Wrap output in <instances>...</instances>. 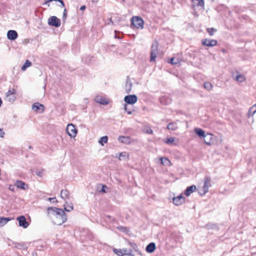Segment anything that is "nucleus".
<instances>
[{
    "label": "nucleus",
    "instance_id": "f257e3e1",
    "mask_svg": "<svg viewBox=\"0 0 256 256\" xmlns=\"http://www.w3.org/2000/svg\"><path fill=\"white\" fill-rule=\"evenodd\" d=\"M47 213L48 216L51 219L54 224L60 226L67 220V216L62 208L52 206L48 207Z\"/></svg>",
    "mask_w": 256,
    "mask_h": 256
},
{
    "label": "nucleus",
    "instance_id": "f03ea898",
    "mask_svg": "<svg viewBox=\"0 0 256 256\" xmlns=\"http://www.w3.org/2000/svg\"><path fill=\"white\" fill-rule=\"evenodd\" d=\"M194 132L200 138H208L209 141H207L206 140H204V143L208 145L210 144V141L212 139V134H205V132L200 128H196L194 129Z\"/></svg>",
    "mask_w": 256,
    "mask_h": 256
},
{
    "label": "nucleus",
    "instance_id": "7ed1b4c3",
    "mask_svg": "<svg viewBox=\"0 0 256 256\" xmlns=\"http://www.w3.org/2000/svg\"><path fill=\"white\" fill-rule=\"evenodd\" d=\"M132 24L137 28L142 29L144 26V21L142 18L138 16H132L131 18Z\"/></svg>",
    "mask_w": 256,
    "mask_h": 256
},
{
    "label": "nucleus",
    "instance_id": "20e7f679",
    "mask_svg": "<svg viewBox=\"0 0 256 256\" xmlns=\"http://www.w3.org/2000/svg\"><path fill=\"white\" fill-rule=\"evenodd\" d=\"M158 44L157 42H154L151 46L150 62L156 60L158 53Z\"/></svg>",
    "mask_w": 256,
    "mask_h": 256
},
{
    "label": "nucleus",
    "instance_id": "39448f33",
    "mask_svg": "<svg viewBox=\"0 0 256 256\" xmlns=\"http://www.w3.org/2000/svg\"><path fill=\"white\" fill-rule=\"evenodd\" d=\"M210 182V177L206 176L204 178V184L202 187V192H200V195H204L208 191V188L211 186Z\"/></svg>",
    "mask_w": 256,
    "mask_h": 256
},
{
    "label": "nucleus",
    "instance_id": "423d86ee",
    "mask_svg": "<svg viewBox=\"0 0 256 256\" xmlns=\"http://www.w3.org/2000/svg\"><path fill=\"white\" fill-rule=\"evenodd\" d=\"M66 132L71 138H75L77 134V130L74 124H68L66 129Z\"/></svg>",
    "mask_w": 256,
    "mask_h": 256
},
{
    "label": "nucleus",
    "instance_id": "0eeeda50",
    "mask_svg": "<svg viewBox=\"0 0 256 256\" xmlns=\"http://www.w3.org/2000/svg\"><path fill=\"white\" fill-rule=\"evenodd\" d=\"M48 24L50 26L58 28L60 26L61 22L60 20L56 16H52L48 18Z\"/></svg>",
    "mask_w": 256,
    "mask_h": 256
},
{
    "label": "nucleus",
    "instance_id": "6e6552de",
    "mask_svg": "<svg viewBox=\"0 0 256 256\" xmlns=\"http://www.w3.org/2000/svg\"><path fill=\"white\" fill-rule=\"evenodd\" d=\"M138 100V97L135 94L127 95L124 98V101L128 104H134Z\"/></svg>",
    "mask_w": 256,
    "mask_h": 256
},
{
    "label": "nucleus",
    "instance_id": "1a4fd4ad",
    "mask_svg": "<svg viewBox=\"0 0 256 256\" xmlns=\"http://www.w3.org/2000/svg\"><path fill=\"white\" fill-rule=\"evenodd\" d=\"M8 246H14V248L18 249H24L26 250L28 246L24 242H16L14 241H11L10 243L8 244Z\"/></svg>",
    "mask_w": 256,
    "mask_h": 256
},
{
    "label": "nucleus",
    "instance_id": "9d476101",
    "mask_svg": "<svg viewBox=\"0 0 256 256\" xmlns=\"http://www.w3.org/2000/svg\"><path fill=\"white\" fill-rule=\"evenodd\" d=\"M16 220L18 222V226H20L24 228H26L28 226L29 224L26 221V220L24 216H18Z\"/></svg>",
    "mask_w": 256,
    "mask_h": 256
},
{
    "label": "nucleus",
    "instance_id": "9b49d317",
    "mask_svg": "<svg viewBox=\"0 0 256 256\" xmlns=\"http://www.w3.org/2000/svg\"><path fill=\"white\" fill-rule=\"evenodd\" d=\"M202 43L204 46L212 47L215 46L217 44V41L215 40H210V39H202Z\"/></svg>",
    "mask_w": 256,
    "mask_h": 256
},
{
    "label": "nucleus",
    "instance_id": "f8f14e48",
    "mask_svg": "<svg viewBox=\"0 0 256 256\" xmlns=\"http://www.w3.org/2000/svg\"><path fill=\"white\" fill-rule=\"evenodd\" d=\"M185 198L182 194L173 198V203L176 206H180L184 203Z\"/></svg>",
    "mask_w": 256,
    "mask_h": 256
},
{
    "label": "nucleus",
    "instance_id": "ddd939ff",
    "mask_svg": "<svg viewBox=\"0 0 256 256\" xmlns=\"http://www.w3.org/2000/svg\"><path fill=\"white\" fill-rule=\"evenodd\" d=\"M18 34L14 30H9L7 32V38L9 40H14L17 38Z\"/></svg>",
    "mask_w": 256,
    "mask_h": 256
},
{
    "label": "nucleus",
    "instance_id": "4468645a",
    "mask_svg": "<svg viewBox=\"0 0 256 256\" xmlns=\"http://www.w3.org/2000/svg\"><path fill=\"white\" fill-rule=\"evenodd\" d=\"M95 101L96 102L103 105L107 104L108 103V100L104 99L102 96H97L95 98Z\"/></svg>",
    "mask_w": 256,
    "mask_h": 256
},
{
    "label": "nucleus",
    "instance_id": "2eb2a0df",
    "mask_svg": "<svg viewBox=\"0 0 256 256\" xmlns=\"http://www.w3.org/2000/svg\"><path fill=\"white\" fill-rule=\"evenodd\" d=\"M16 186L18 188L24 190L28 188V186L22 180H17L16 182Z\"/></svg>",
    "mask_w": 256,
    "mask_h": 256
},
{
    "label": "nucleus",
    "instance_id": "dca6fc26",
    "mask_svg": "<svg viewBox=\"0 0 256 256\" xmlns=\"http://www.w3.org/2000/svg\"><path fill=\"white\" fill-rule=\"evenodd\" d=\"M196 186L195 185H192L186 188L185 190L184 194L187 196L190 195L192 193L194 192L196 190Z\"/></svg>",
    "mask_w": 256,
    "mask_h": 256
},
{
    "label": "nucleus",
    "instance_id": "f3484780",
    "mask_svg": "<svg viewBox=\"0 0 256 256\" xmlns=\"http://www.w3.org/2000/svg\"><path fill=\"white\" fill-rule=\"evenodd\" d=\"M156 248V246L155 243L152 242L146 246V250L148 253H152L155 250Z\"/></svg>",
    "mask_w": 256,
    "mask_h": 256
},
{
    "label": "nucleus",
    "instance_id": "a211bd4d",
    "mask_svg": "<svg viewBox=\"0 0 256 256\" xmlns=\"http://www.w3.org/2000/svg\"><path fill=\"white\" fill-rule=\"evenodd\" d=\"M60 196L62 198L66 200L70 198V192L67 190H61Z\"/></svg>",
    "mask_w": 256,
    "mask_h": 256
},
{
    "label": "nucleus",
    "instance_id": "6ab92c4d",
    "mask_svg": "<svg viewBox=\"0 0 256 256\" xmlns=\"http://www.w3.org/2000/svg\"><path fill=\"white\" fill-rule=\"evenodd\" d=\"M10 218L0 217V228L4 226L10 220Z\"/></svg>",
    "mask_w": 256,
    "mask_h": 256
},
{
    "label": "nucleus",
    "instance_id": "aec40b11",
    "mask_svg": "<svg viewBox=\"0 0 256 256\" xmlns=\"http://www.w3.org/2000/svg\"><path fill=\"white\" fill-rule=\"evenodd\" d=\"M64 209L66 212H70L74 209L73 204L72 202H66L64 205Z\"/></svg>",
    "mask_w": 256,
    "mask_h": 256
},
{
    "label": "nucleus",
    "instance_id": "412c9836",
    "mask_svg": "<svg viewBox=\"0 0 256 256\" xmlns=\"http://www.w3.org/2000/svg\"><path fill=\"white\" fill-rule=\"evenodd\" d=\"M167 128L169 130H175L178 128L177 124L174 122L168 124Z\"/></svg>",
    "mask_w": 256,
    "mask_h": 256
},
{
    "label": "nucleus",
    "instance_id": "4be33fe9",
    "mask_svg": "<svg viewBox=\"0 0 256 256\" xmlns=\"http://www.w3.org/2000/svg\"><path fill=\"white\" fill-rule=\"evenodd\" d=\"M255 113H256V108H255L254 105H253L249 108L248 116L250 118Z\"/></svg>",
    "mask_w": 256,
    "mask_h": 256
},
{
    "label": "nucleus",
    "instance_id": "5701e85b",
    "mask_svg": "<svg viewBox=\"0 0 256 256\" xmlns=\"http://www.w3.org/2000/svg\"><path fill=\"white\" fill-rule=\"evenodd\" d=\"M108 141V136H103L100 138L98 140V143L104 146V144H106Z\"/></svg>",
    "mask_w": 256,
    "mask_h": 256
},
{
    "label": "nucleus",
    "instance_id": "b1692460",
    "mask_svg": "<svg viewBox=\"0 0 256 256\" xmlns=\"http://www.w3.org/2000/svg\"><path fill=\"white\" fill-rule=\"evenodd\" d=\"M41 107L44 108V105L41 104L38 102H36L32 104V109L34 111H38V110H40Z\"/></svg>",
    "mask_w": 256,
    "mask_h": 256
},
{
    "label": "nucleus",
    "instance_id": "393cba45",
    "mask_svg": "<svg viewBox=\"0 0 256 256\" xmlns=\"http://www.w3.org/2000/svg\"><path fill=\"white\" fill-rule=\"evenodd\" d=\"M132 86V83L130 82H128V80H127L126 83V92L127 94H128L130 92Z\"/></svg>",
    "mask_w": 256,
    "mask_h": 256
},
{
    "label": "nucleus",
    "instance_id": "a878e982",
    "mask_svg": "<svg viewBox=\"0 0 256 256\" xmlns=\"http://www.w3.org/2000/svg\"><path fill=\"white\" fill-rule=\"evenodd\" d=\"M204 0H198V1H197V3L194 4H192V6L193 8L195 7V6H200V7H202V8H204Z\"/></svg>",
    "mask_w": 256,
    "mask_h": 256
},
{
    "label": "nucleus",
    "instance_id": "bb28decb",
    "mask_svg": "<svg viewBox=\"0 0 256 256\" xmlns=\"http://www.w3.org/2000/svg\"><path fill=\"white\" fill-rule=\"evenodd\" d=\"M235 80L239 82H243L246 80V78L242 74H238L236 76Z\"/></svg>",
    "mask_w": 256,
    "mask_h": 256
},
{
    "label": "nucleus",
    "instance_id": "cd10ccee",
    "mask_svg": "<svg viewBox=\"0 0 256 256\" xmlns=\"http://www.w3.org/2000/svg\"><path fill=\"white\" fill-rule=\"evenodd\" d=\"M32 64L31 62L29 60H26L22 67V70H25L28 67Z\"/></svg>",
    "mask_w": 256,
    "mask_h": 256
},
{
    "label": "nucleus",
    "instance_id": "c85d7f7f",
    "mask_svg": "<svg viewBox=\"0 0 256 256\" xmlns=\"http://www.w3.org/2000/svg\"><path fill=\"white\" fill-rule=\"evenodd\" d=\"M128 244L131 246L132 250L133 248L135 251L138 252L140 254V252L138 251V246L135 242H129Z\"/></svg>",
    "mask_w": 256,
    "mask_h": 256
},
{
    "label": "nucleus",
    "instance_id": "c756f323",
    "mask_svg": "<svg viewBox=\"0 0 256 256\" xmlns=\"http://www.w3.org/2000/svg\"><path fill=\"white\" fill-rule=\"evenodd\" d=\"M204 88L208 91L210 90L213 87L212 84L210 82H205L204 84Z\"/></svg>",
    "mask_w": 256,
    "mask_h": 256
},
{
    "label": "nucleus",
    "instance_id": "7c9ffc66",
    "mask_svg": "<svg viewBox=\"0 0 256 256\" xmlns=\"http://www.w3.org/2000/svg\"><path fill=\"white\" fill-rule=\"evenodd\" d=\"M16 97L14 95L6 96V100L9 102H12L16 100Z\"/></svg>",
    "mask_w": 256,
    "mask_h": 256
},
{
    "label": "nucleus",
    "instance_id": "2f4dec72",
    "mask_svg": "<svg viewBox=\"0 0 256 256\" xmlns=\"http://www.w3.org/2000/svg\"><path fill=\"white\" fill-rule=\"evenodd\" d=\"M160 102L162 104L167 105L171 102V100L168 98L165 102V97L164 96L160 98Z\"/></svg>",
    "mask_w": 256,
    "mask_h": 256
},
{
    "label": "nucleus",
    "instance_id": "473e14b6",
    "mask_svg": "<svg viewBox=\"0 0 256 256\" xmlns=\"http://www.w3.org/2000/svg\"><path fill=\"white\" fill-rule=\"evenodd\" d=\"M206 228L208 229H216L217 228V226L214 224H208L206 225Z\"/></svg>",
    "mask_w": 256,
    "mask_h": 256
},
{
    "label": "nucleus",
    "instance_id": "72a5a7b5",
    "mask_svg": "<svg viewBox=\"0 0 256 256\" xmlns=\"http://www.w3.org/2000/svg\"><path fill=\"white\" fill-rule=\"evenodd\" d=\"M207 32L208 33L209 35L212 36L214 35V32L216 31V30L212 28H208L206 29Z\"/></svg>",
    "mask_w": 256,
    "mask_h": 256
},
{
    "label": "nucleus",
    "instance_id": "f704fd0d",
    "mask_svg": "<svg viewBox=\"0 0 256 256\" xmlns=\"http://www.w3.org/2000/svg\"><path fill=\"white\" fill-rule=\"evenodd\" d=\"M16 90L14 88H10L8 92L6 93V96L14 95L16 94Z\"/></svg>",
    "mask_w": 256,
    "mask_h": 256
},
{
    "label": "nucleus",
    "instance_id": "c9c22d12",
    "mask_svg": "<svg viewBox=\"0 0 256 256\" xmlns=\"http://www.w3.org/2000/svg\"><path fill=\"white\" fill-rule=\"evenodd\" d=\"M128 154H127V153L126 152H121L120 154V156H119V160H125L126 158L128 157Z\"/></svg>",
    "mask_w": 256,
    "mask_h": 256
},
{
    "label": "nucleus",
    "instance_id": "e433bc0d",
    "mask_svg": "<svg viewBox=\"0 0 256 256\" xmlns=\"http://www.w3.org/2000/svg\"><path fill=\"white\" fill-rule=\"evenodd\" d=\"M114 252L118 256H122V250L121 249L114 248Z\"/></svg>",
    "mask_w": 256,
    "mask_h": 256
},
{
    "label": "nucleus",
    "instance_id": "4c0bfd02",
    "mask_svg": "<svg viewBox=\"0 0 256 256\" xmlns=\"http://www.w3.org/2000/svg\"><path fill=\"white\" fill-rule=\"evenodd\" d=\"M175 138L173 137H170L168 138L166 140H164V142L167 144H170L174 142Z\"/></svg>",
    "mask_w": 256,
    "mask_h": 256
},
{
    "label": "nucleus",
    "instance_id": "58836bf2",
    "mask_svg": "<svg viewBox=\"0 0 256 256\" xmlns=\"http://www.w3.org/2000/svg\"><path fill=\"white\" fill-rule=\"evenodd\" d=\"M122 256H124V255L126 254L132 253V248H130V249L124 248V249H122Z\"/></svg>",
    "mask_w": 256,
    "mask_h": 256
},
{
    "label": "nucleus",
    "instance_id": "ea45409f",
    "mask_svg": "<svg viewBox=\"0 0 256 256\" xmlns=\"http://www.w3.org/2000/svg\"><path fill=\"white\" fill-rule=\"evenodd\" d=\"M128 138V137H126L124 136H120L118 138V140L122 142H126V140Z\"/></svg>",
    "mask_w": 256,
    "mask_h": 256
},
{
    "label": "nucleus",
    "instance_id": "a19ab883",
    "mask_svg": "<svg viewBox=\"0 0 256 256\" xmlns=\"http://www.w3.org/2000/svg\"><path fill=\"white\" fill-rule=\"evenodd\" d=\"M168 62L172 64H176L178 63V60L176 61L175 58H170Z\"/></svg>",
    "mask_w": 256,
    "mask_h": 256
},
{
    "label": "nucleus",
    "instance_id": "79ce46f5",
    "mask_svg": "<svg viewBox=\"0 0 256 256\" xmlns=\"http://www.w3.org/2000/svg\"><path fill=\"white\" fill-rule=\"evenodd\" d=\"M43 172H44V170H37L36 172V174L38 176L42 177L43 176Z\"/></svg>",
    "mask_w": 256,
    "mask_h": 256
},
{
    "label": "nucleus",
    "instance_id": "37998d69",
    "mask_svg": "<svg viewBox=\"0 0 256 256\" xmlns=\"http://www.w3.org/2000/svg\"><path fill=\"white\" fill-rule=\"evenodd\" d=\"M67 16L66 10V8L64 10L62 20L64 22Z\"/></svg>",
    "mask_w": 256,
    "mask_h": 256
},
{
    "label": "nucleus",
    "instance_id": "c03bdc74",
    "mask_svg": "<svg viewBox=\"0 0 256 256\" xmlns=\"http://www.w3.org/2000/svg\"><path fill=\"white\" fill-rule=\"evenodd\" d=\"M160 160H161V163L162 164H164L165 162H170V160H168V159L166 158H160Z\"/></svg>",
    "mask_w": 256,
    "mask_h": 256
},
{
    "label": "nucleus",
    "instance_id": "a18cd8bd",
    "mask_svg": "<svg viewBox=\"0 0 256 256\" xmlns=\"http://www.w3.org/2000/svg\"><path fill=\"white\" fill-rule=\"evenodd\" d=\"M124 109H125V110L127 112V113L128 114H132V110H130L128 109L126 104L124 105Z\"/></svg>",
    "mask_w": 256,
    "mask_h": 256
},
{
    "label": "nucleus",
    "instance_id": "49530a36",
    "mask_svg": "<svg viewBox=\"0 0 256 256\" xmlns=\"http://www.w3.org/2000/svg\"><path fill=\"white\" fill-rule=\"evenodd\" d=\"M5 133L2 128H0V137L4 138Z\"/></svg>",
    "mask_w": 256,
    "mask_h": 256
},
{
    "label": "nucleus",
    "instance_id": "de8ad7c7",
    "mask_svg": "<svg viewBox=\"0 0 256 256\" xmlns=\"http://www.w3.org/2000/svg\"><path fill=\"white\" fill-rule=\"evenodd\" d=\"M107 186H102V188L101 189V190H100V192H106V189L107 188Z\"/></svg>",
    "mask_w": 256,
    "mask_h": 256
},
{
    "label": "nucleus",
    "instance_id": "09e8293b",
    "mask_svg": "<svg viewBox=\"0 0 256 256\" xmlns=\"http://www.w3.org/2000/svg\"><path fill=\"white\" fill-rule=\"evenodd\" d=\"M48 200L52 202H57V200H56V198H48Z\"/></svg>",
    "mask_w": 256,
    "mask_h": 256
},
{
    "label": "nucleus",
    "instance_id": "8fccbe9b",
    "mask_svg": "<svg viewBox=\"0 0 256 256\" xmlns=\"http://www.w3.org/2000/svg\"><path fill=\"white\" fill-rule=\"evenodd\" d=\"M118 228L122 232H124L126 230V228L125 226H121L120 228Z\"/></svg>",
    "mask_w": 256,
    "mask_h": 256
},
{
    "label": "nucleus",
    "instance_id": "3c124183",
    "mask_svg": "<svg viewBox=\"0 0 256 256\" xmlns=\"http://www.w3.org/2000/svg\"><path fill=\"white\" fill-rule=\"evenodd\" d=\"M58 2L61 4V7L64 8L65 6L64 1L62 0H58Z\"/></svg>",
    "mask_w": 256,
    "mask_h": 256
},
{
    "label": "nucleus",
    "instance_id": "603ef678",
    "mask_svg": "<svg viewBox=\"0 0 256 256\" xmlns=\"http://www.w3.org/2000/svg\"><path fill=\"white\" fill-rule=\"evenodd\" d=\"M53 1H56V2H58V0H48L47 1H46L45 2V4H48V6H49V2H53Z\"/></svg>",
    "mask_w": 256,
    "mask_h": 256
},
{
    "label": "nucleus",
    "instance_id": "864d4df0",
    "mask_svg": "<svg viewBox=\"0 0 256 256\" xmlns=\"http://www.w3.org/2000/svg\"><path fill=\"white\" fill-rule=\"evenodd\" d=\"M146 133L148 134H152L153 133V131L152 129L149 128L148 130H147Z\"/></svg>",
    "mask_w": 256,
    "mask_h": 256
},
{
    "label": "nucleus",
    "instance_id": "5fc2aeb1",
    "mask_svg": "<svg viewBox=\"0 0 256 256\" xmlns=\"http://www.w3.org/2000/svg\"><path fill=\"white\" fill-rule=\"evenodd\" d=\"M86 8V6H80V10H84Z\"/></svg>",
    "mask_w": 256,
    "mask_h": 256
},
{
    "label": "nucleus",
    "instance_id": "6e6d98bb",
    "mask_svg": "<svg viewBox=\"0 0 256 256\" xmlns=\"http://www.w3.org/2000/svg\"><path fill=\"white\" fill-rule=\"evenodd\" d=\"M110 22H111L112 24H114V22H112V18H110Z\"/></svg>",
    "mask_w": 256,
    "mask_h": 256
},
{
    "label": "nucleus",
    "instance_id": "4d7b16f0",
    "mask_svg": "<svg viewBox=\"0 0 256 256\" xmlns=\"http://www.w3.org/2000/svg\"><path fill=\"white\" fill-rule=\"evenodd\" d=\"M199 190V194H200V192H202V188H200L198 190Z\"/></svg>",
    "mask_w": 256,
    "mask_h": 256
},
{
    "label": "nucleus",
    "instance_id": "13d9d810",
    "mask_svg": "<svg viewBox=\"0 0 256 256\" xmlns=\"http://www.w3.org/2000/svg\"><path fill=\"white\" fill-rule=\"evenodd\" d=\"M32 256H37L36 253V252H33V253L32 254Z\"/></svg>",
    "mask_w": 256,
    "mask_h": 256
},
{
    "label": "nucleus",
    "instance_id": "bf43d9fd",
    "mask_svg": "<svg viewBox=\"0 0 256 256\" xmlns=\"http://www.w3.org/2000/svg\"><path fill=\"white\" fill-rule=\"evenodd\" d=\"M198 0H192V2H193V4H195L196 2L198 1Z\"/></svg>",
    "mask_w": 256,
    "mask_h": 256
},
{
    "label": "nucleus",
    "instance_id": "052dcab7",
    "mask_svg": "<svg viewBox=\"0 0 256 256\" xmlns=\"http://www.w3.org/2000/svg\"><path fill=\"white\" fill-rule=\"evenodd\" d=\"M12 186H10V190H14V188H12Z\"/></svg>",
    "mask_w": 256,
    "mask_h": 256
},
{
    "label": "nucleus",
    "instance_id": "680f3d73",
    "mask_svg": "<svg viewBox=\"0 0 256 256\" xmlns=\"http://www.w3.org/2000/svg\"><path fill=\"white\" fill-rule=\"evenodd\" d=\"M204 138V140H206L207 141H209V138Z\"/></svg>",
    "mask_w": 256,
    "mask_h": 256
},
{
    "label": "nucleus",
    "instance_id": "e2e57ef3",
    "mask_svg": "<svg viewBox=\"0 0 256 256\" xmlns=\"http://www.w3.org/2000/svg\"><path fill=\"white\" fill-rule=\"evenodd\" d=\"M32 148V146H29V148Z\"/></svg>",
    "mask_w": 256,
    "mask_h": 256
}]
</instances>
